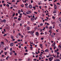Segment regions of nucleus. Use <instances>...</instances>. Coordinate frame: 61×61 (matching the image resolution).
<instances>
[{
  "label": "nucleus",
  "mask_w": 61,
  "mask_h": 61,
  "mask_svg": "<svg viewBox=\"0 0 61 61\" xmlns=\"http://www.w3.org/2000/svg\"><path fill=\"white\" fill-rule=\"evenodd\" d=\"M31 13V11H28L27 12H26V14H30Z\"/></svg>",
  "instance_id": "1"
},
{
  "label": "nucleus",
  "mask_w": 61,
  "mask_h": 61,
  "mask_svg": "<svg viewBox=\"0 0 61 61\" xmlns=\"http://www.w3.org/2000/svg\"><path fill=\"white\" fill-rule=\"evenodd\" d=\"M10 46H14V44L13 43H11L10 44Z\"/></svg>",
  "instance_id": "2"
},
{
  "label": "nucleus",
  "mask_w": 61,
  "mask_h": 61,
  "mask_svg": "<svg viewBox=\"0 0 61 61\" xmlns=\"http://www.w3.org/2000/svg\"><path fill=\"white\" fill-rule=\"evenodd\" d=\"M36 35H37V36H38L39 35V34H38V32H37L36 33Z\"/></svg>",
  "instance_id": "3"
},
{
  "label": "nucleus",
  "mask_w": 61,
  "mask_h": 61,
  "mask_svg": "<svg viewBox=\"0 0 61 61\" xmlns=\"http://www.w3.org/2000/svg\"><path fill=\"white\" fill-rule=\"evenodd\" d=\"M61 22V18H59L58 19Z\"/></svg>",
  "instance_id": "4"
},
{
  "label": "nucleus",
  "mask_w": 61,
  "mask_h": 61,
  "mask_svg": "<svg viewBox=\"0 0 61 61\" xmlns=\"http://www.w3.org/2000/svg\"><path fill=\"white\" fill-rule=\"evenodd\" d=\"M29 7L30 8H32V6L31 5H30L29 6Z\"/></svg>",
  "instance_id": "5"
},
{
  "label": "nucleus",
  "mask_w": 61,
  "mask_h": 61,
  "mask_svg": "<svg viewBox=\"0 0 61 61\" xmlns=\"http://www.w3.org/2000/svg\"><path fill=\"white\" fill-rule=\"evenodd\" d=\"M45 51L46 52H48V49H46L45 50Z\"/></svg>",
  "instance_id": "6"
},
{
  "label": "nucleus",
  "mask_w": 61,
  "mask_h": 61,
  "mask_svg": "<svg viewBox=\"0 0 61 61\" xmlns=\"http://www.w3.org/2000/svg\"><path fill=\"white\" fill-rule=\"evenodd\" d=\"M56 11L55 10L54 11H53V13H56Z\"/></svg>",
  "instance_id": "7"
},
{
  "label": "nucleus",
  "mask_w": 61,
  "mask_h": 61,
  "mask_svg": "<svg viewBox=\"0 0 61 61\" xmlns=\"http://www.w3.org/2000/svg\"><path fill=\"white\" fill-rule=\"evenodd\" d=\"M49 61H52V59H51V58H49Z\"/></svg>",
  "instance_id": "8"
},
{
  "label": "nucleus",
  "mask_w": 61,
  "mask_h": 61,
  "mask_svg": "<svg viewBox=\"0 0 61 61\" xmlns=\"http://www.w3.org/2000/svg\"><path fill=\"white\" fill-rule=\"evenodd\" d=\"M54 61H60V60L59 59H58L57 60H56Z\"/></svg>",
  "instance_id": "9"
},
{
  "label": "nucleus",
  "mask_w": 61,
  "mask_h": 61,
  "mask_svg": "<svg viewBox=\"0 0 61 61\" xmlns=\"http://www.w3.org/2000/svg\"><path fill=\"white\" fill-rule=\"evenodd\" d=\"M59 48L61 50V45L59 46Z\"/></svg>",
  "instance_id": "10"
},
{
  "label": "nucleus",
  "mask_w": 61,
  "mask_h": 61,
  "mask_svg": "<svg viewBox=\"0 0 61 61\" xmlns=\"http://www.w3.org/2000/svg\"><path fill=\"white\" fill-rule=\"evenodd\" d=\"M3 21L4 22V23H5L6 22V21H5V20L4 19L3 20Z\"/></svg>",
  "instance_id": "11"
},
{
  "label": "nucleus",
  "mask_w": 61,
  "mask_h": 61,
  "mask_svg": "<svg viewBox=\"0 0 61 61\" xmlns=\"http://www.w3.org/2000/svg\"><path fill=\"white\" fill-rule=\"evenodd\" d=\"M29 28H29V27H28L27 28V30H29L30 29H29Z\"/></svg>",
  "instance_id": "12"
},
{
  "label": "nucleus",
  "mask_w": 61,
  "mask_h": 61,
  "mask_svg": "<svg viewBox=\"0 0 61 61\" xmlns=\"http://www.w3.org/2000/svg\"><path fill=\"white\" fill-rule=\"evenodd\" d=\"M18 21H20L21 20V18H18Z\"/></svg>",
  "instance_id": "13"
},
{
  "label": "nucleus",
  "mask_w": 61,
  "mask_h": 61,
  "mask_svg": "<svg viewBox=\"0 0 61 61\" xmlns=\"http://www.w3.org/2000/svg\"><path fill=\"white\" fill-rule=\"evenodd\" d=\"M6 6H7L8 7L9 6V4H8L6 5Z\"/></svg>",
  "instance_id": "14"
},
{
  "label": "nucleus",
  "mask_w": 61,
  "mask_h": 61,
  "mask_svg": "<svg viewBox=\"0 0 61 61\" xmlns=\"http://www.w3.org/2000/svg\"><path fill=\"white\" fill-rule=\"evenodd\" d=\"M11 37L12 39L14 38V37L13 36H11Z\"/></svg>",
  "instance_id": "15"
},
{
  "label": "nucleus",
  "mask_w": 61,
  "mask_h": 61,
  "mask_svg": "<svg viewBox=\"0 0 61 61\" xmlns=\"http://www.w3.org/2000/svg\"><path fill=\"white\" fill-rule=\"evenodd\" d=\"M18 36H19V35H18V34H17V36H16V38H18Z\"/></svg>",
  "instance_id": "16"
},
{
  "label": "nucleus",
  "mask_w": 61,
  "mask_h": 61,
  "mask_svg": "<svg viewBox=\"0 0 61 61\" xmlns=\"http://www.w3.org/2000/svg\"><path fill=\"white\" fill-rule=\"evenodd\" d=\"M49 28L50 29H52V26L50 27H49Z\"/></svg>",
  "instance_id": "17"
},
{
  "label": "nucleus",
  "mask_w": 61,
  "mask_h": 61,
  "mask_svg": "<svg viewBox=\"0 0 61 61\" xmlns=\"http://www.w3.org/2000/svg\"><path fill=\"white\" fill-rule=\"evenodd\" d=\"M34 20V19L33 18H31V20L32 21H33V20Z\"/></svg>",
  "instance_id": "18"
},
{
  "label": "nucleus",
  "mask_w": 61,
  "mask_h": 61,
  "mask_svg": "<svg viewBox=\"0 0 61 61\" xmlns=\"http://www.w3.org/2000/svg\"><path fill=\"white\" fill-rule=\"evenodd\" d=\"M34 32L35 31H34V30H33L32 31H31V33H32V34H33V33H34Z\"/></svg>",
  "instance_id": "19"
},
{
  "label": "nucleus",
  "mask_w": 61,
  "mask_h": 61,
  "mask_svg": "<svg viewBox=\"0 0 61 61\" xmlns=\"http://www.w3.org/2000/svg\"><path fill=\"white\" fill-rule=\"evenodd\" d=\"M14 19H17V17H14Z\"/></svg>",
  "instance_id": "20"
},
{
  "label": "nucleus",
  "mask_w": 61,
  "mask_h": 61,
  "mask_svg": "<svg viewBox=\"0 0 61 61\" xmlns=\"http://www.w3.org/2000/svg\"><path fill=\"white\" fill-rule=\"evenodd\" d=\"M15 15V13H13V14L12 17H14V16Z\"/></svg>",
  "instance_id": "21"
},
{
  "label": "nucleus",
  "mask_w": 61,
  "mask_h": 61,
  "mask_svg": "<svg viewBox=\"0 0 61 61\" xmlns=\"http://www.w3.org/2000/svg\"><path fill=\"white\" fill-rule=\"evenodd\" d=\"M52 45L53 46H56V45L55 43H53V44H52Z\"/></svg>",
  "instance_id": "22"
},
{
  "label": "nucleus",
  "mask_w": 61,
  "mask_h": 61,
  "mask_svg": "<svg viewBox=\"0 0 61 61\" xmlns=\"http://www.w3.org/2000/svg\"><path fill=\"white\" fill-rule=\"evenodd\" d=\"M56 46H54V49H56Z\"/></svg>",
  "instance_id": "23"
},
{
  "label": "nucleus",
  "mask_w": 61,
  "mask_h": 61,
  "mask_svg": "<svg viewBox=\"0 0 61 61\" xmlns=\"http://www.w3.org/2000/svg\"><path fill=\"white\" fill-rule=\"evenodd\" d=\"M13 53V52H11L10 53H9V54H10V55H12V54Z\"/></svg>",
  "instance_id": "24"
},
{
  "label": "nucleus",
  "mask_w": 61,
  "mask_h": 61,
  "mask_svg": "<svg viewBox=\"0 0 61 61\" xmlns=\"http://www.w3.org/2000/svg\"><path fill=\"white\" fill-rule=\"evenodd\" d=\"M3 36H7V35L6 34H5Z\"/></svg>",
  "instance_id": "25"
},
{
  "label": "nucleus",
  "mask_w": 61,
  "mask_h": 61,
  "mask_svg": "<svg viewBox=\"0 0 61 61\" xmlns=\"http://www.w3.org/2000/svg\"><path fill=\"white\" fill-rule=\"evenodd\" d=\"M59 26L60 27H61V24H59Z\"/></svg>",
  "instance_id": "26"
},
{
  "label": "nucleus",
  "mask_w": 61,
  "mask_h": 61,
  "mask_svg": "<svg viewBox=\"0 0 61 61\" xmlns=\"http://www.w3.org/2000/svg\"><path fill=\"white\" fill-rule=\"evenodd\" d=\"M54 5H55V6H54L55 8V7H57L56 5V4H55Z\"/></svg>",
  "instance_id": "27"
},
{
  "label": "nucleus",
  "mask_w": 61,
  "mask_h": 61,
  "mask_svg": "<svg viewBox=\"0 0 61 61\" xmlns=\"http://www.w3.org/2000/svg\"><path fill=\"white\" fill-rule=\"evenodd\" d=\"M57 55H59V52H57Z\"/></svg>",
  "instance_id": "28"
},
{
  "label": "nucleus",
  "mask_w": 61,
  "mask_h": 61,
  "mask_svg": "<svg viewBox=\"0 0 61 61\" xmlns=\"http://www.w3.org/2000/svg\"><path fill=\"white\" fill-rule=\"evenodd\" d=\"M52 18L54 19H55V17L54 16H53L52 17Z\"/></svg>",
  "instance_id": "29"
},
{
  "label": "nucleus",
  "mask_w": 61,
  "mask_h": 61,
  "mask_svg": "<svg viewBox=\"0 0 61 61\" xmlns=\"http://www.w3.org/2000/svg\"><path fill=\"white\" fill-rule=\"evenodd\" d=\"M18 47L20 48H21V45H20V46Z\"/></svg>",
  "instance_id": "30"
},
{
  "label": "nucleus",
  "mask_w": 61,
  "mask_h": 61,
  "mask_svg": "<svg viewBox=\"0 0 61 61\" xmlns=\"http://www.w3.org/2000/svg\"><path fill=\"white\" fill-rule=\"evenodd\" d=\"M20 15L21 16V17H22V15H23V14H22V13H20Z\"/></svg>",
  "instance_id": "31"
},
{
  "label": "nucleus",
  "mask_w": 61,
  "mask_h": 61,
  "mask_svg": "<svg viewBox=\"0 0 61 61\" xmlns=\"http://www.w3.org/2000/svg\"><path fill=\"white\" fill-rule=\"evenodd\" d=\"M46 28H48V27H47V26L46 25Z\"/></svg>",
  "instance_id": "32"
},
{
  "label": "nucleus",
  "mask_w": 61,
  "mask_h": 61,
  "mask_svg": "<svg viewBox=\"0 0 61 61\" xmlns=\"http://www.w3.org/2000/svg\"><path fill=\"white\" fill-rule=\"evenodd\" d=\"M1 44H2V45H4V42H1Z\"/></svg>",
  "instance_id": "33"
},
{
  "label": "nucleus",
  "mask_w": 61,
  "mask_h": 61,
  "mask_svg": "<svg viewBox=\"0 0 61 61\" xmlns=\"http://www.w3.org/2000/svg\"><path fill=\"white\" fill-rule=\"evenodd\" d=\"M13 6L14 7H16V6L15 5H13Z\"/></svg>",
  "instance_id": "34"
},
{
  "label": "nucleus",
  "mask_w": 61,
  "mask_h": 61,
  "mask_svg": "<svg viewBox=\"0 0 61 61\" xmlns=\"http://www.w3.org/2000/svg\"><path fill=\"white\" fill-rule=\"evenodd\" d=\"M0 21L2 23H3V20H0Z\"/></svg>",
  "instance_id": "35"
},
{
  "label": "nucleus",
  "mask_w": 61,
  "mask_h": 61,
  "mask_svg": "<svg viewBox=\"0 0 61 61\" xmlns=\"http://www.w3.org/2000/svg\"><path fill=\"white\" fill-rule=\"evenodd\" d=\"M27 53H25L24 54L25 55H27Z\"/></svg>",
  "instance_id": "36"
},
{
  "label": "nucleus",
  "mask_w": 61,
  "mask_h": 61,
  "mask_svg": "<svg viewBox=\"0 0 61 61\" xmlns=\"http://www.w3.org/2000/svg\"><path fill=\"white\" fill-rule=\"evenodd\" d=\"M34 14L36 13V14H37V12H34Z\"/></svg>",
  "instance_id": "37"
},
{
  "label": "nucleus",
  "mask_w": 61,
  "mask_h": 61,
  "mask_svg": "<svg viewBox=\"0 0 61 61\" xmlns=\"http://www.w3.org/2000/svg\"><path fill=\"white\" fill-rule=\"evenodd\" d=\"M35 52L36 53V54H37V55H38V52H37H37L36 51Z\"/></svg>",
  "instance_id": "38"
},
{
  "label": "nucleus",
  "mask_w": 61,
  "mask_h": 61,
  "mask_svg": "<svg viewBox=\"0 0 61 61\" xmlns=\"http://www.w3.org/2000/svg\"><path fill=\"white\" fill-rule=\"evenodd\" d=\"M25 5L26 6V5H28V4L26 3V4H25Z\"/></svg>",
  "instance_id": "39"
},
{
  "label": "nucleus",
  "mask_w": 61,
  "mask_h": 61,
  "mask_svg": "<svg viewBox=\"0 0 61 61\" xmlns=\"http://www.w3.org/2000/svg\"><path fill=\"white\" fill-rule=\"evenodd\" d=\"M2 3H4L5 2V1L4 0L2 1Z\"/></svg>",
  "instance_id": "40"
},
{
  "label": "nucleus",
  "mask_w": 61,
  "mask_h": 61,
  "mask_svg": "<svg viewBox=\"0 0 61 61\" xmlns=\"http://www.w3.org/2000/svg\"><path fill=\"white\" fill-rule=\"evenodd\" d=\"M58 30H59V29H58L57 30H56V31L57 32H58Z\"/></svg>",
  "instance_id": "41"
},
{
  "label": "nucleus",
  "mask_w": 61,
  "mask_h": 61,
  "mask_svg": "<svg viewBox=\"0 0 61 61\" xmlns=\"http://www.w3.org/2000/svg\"><path fill=\"white\" fill-rule=\"evenodd\" d=\"M57 4L58 5H60V4H59V3H57Z\"/></svg>",
  "instance_id": "42"
},
{
  "label": "nucleus",
  "mask_w": 61,
  "mask_h": 61,
  "mask_svg": "<svg viewBox=\"0 0 61 61\" xmlns=\"http://www.w3.org/2000/svg\"><path fill=\"white\" fill-rule=\"evenodd\" d=\"M44 37L41 38V40H43V39H44Z\"/></svg>",
  "instance_id": "43"
},
{
  "label": "nucleus",
  "mask_w": 61,
  "mask_h": 61,
  "mask_svg": "<svg viewBox=\"0 0 61 61\" xmlns=\"http://www.w3.org/2000/svg\"><path fill=\"white\" fill-rule=\"evenodd\" d=\"M18 42H20V40L19 39L18 40Z\"/></svg>",
  "instance_id": "44"
},
{
  "label": "nucleus",
  "mask_w": 61,
  "mask_h": 61,
  "mask_svg": "<svg viewBox=\"0 0 61 61\" xmlns=\"http://www.w3.org/2000/svg\"><path fill=\"white\" fill-rule=\"evenodd\" d=\"M47 32H46L45 33V34H46V35H47Z\"/></svg>",
  "instance_id": "45"
},
{
  "label": "nucleus",
  "mask_w": 61,
  "mask_h": 61,
  "mask_svg": "<svg viewBox=\"0 0 61 61\" xmlns=\"http://www.w3.org/2000/svg\"><path fill=\"white\" fill-rule=\"evenodd\" d=\"M25 51V52H28V51H27V49H26V50Z\"/></svg>",
  "instance_id": "46"
},
{
  "label": "nucleus",
  "mask_w": 61,
  "mask_h": 61,
  "mask_svg": "<svg viewBox=\"0 0 61 61\" xmlns=\"http://www.w3.org/2000/svg\"><path fill=\"white\" fill-rule=\"evenodd\" d=\"M14 54H15V56H16V54H17L16 53H14Z\"/></svg>",
  "instance_id": "47"
},
{
  "label": "nucleus",
  "mask_w": 61,
  "mask_h": 61,
  "mask_svg": "<svg viewBox=\"0 0 61 61\" xmlns=\"http://www.w3.org/2000/svg\"><path fill=\"white\" fill-rule=\"evenodd\" d=\"M24 48L25 49H26V48H27V47H24Z\"/></svg>",
  "instance_id": "48"
},
{
  "label": "nucleus",
  "mask_w": 61,
  "mask_h": 61,
  "mask_svg": "<svg viewBox=\"0 0 61 61\" xmlns=\"http://www.w3.org/2000/svg\"><path fill=\"white\" fill-rule=\"evenodd\" d=\"M6 4H3V5H4V6H5V5H6Z\"/></svg>",
  "instance_id": "49"
},
{
  "label": "nucleus",
  "mask_w": 61,
  "mask_h": 61,
  "mask_svg": "<svg viewBox=\"0 0 61 61\" xmlns=\"http://www.w3.org/2000/svg\"><path fill=\"white\" fill-rule=\"evenodd\" d=\"M40 25L41 26H42V25H43V24H41Z\"/></svg>",
  "instance_id": "50"
},
{
  "label": "nucleus",
  "mask_w": 61,
  "mask_h": 61,
  "mask_svg": "<svg viewBox=\"0 0 61 61\" xmlns=\"http://www.w3.org/2000/svg\"><path fill=\"white\" fill-rule=\"evenodd\" d=\"M33 60L34 61H36V59H34Z\"/></svg>",
  "instance_id": "51"
},
{
  "label": "nucleus",
  "mask_w": 61,
  "mask_h": 61,
  "mask_svg": "<svg viewBox=\"0 0 61 61\" xmlns=\"http://www.w3.org/2000/svg\"><path fill=\"white\" fill-rule=\"evenodd\" d=\"M43 30H44V29H45V27H43Z\"/></svg>",
  "instance_id": "52"
},
{
  "label": "nucleus",
  "mask_w": 61,
  "mask_h": 61,
  "mask_svg": "<svg viewBox=\"0 0 61 61\" xmlns=\"http://www.w3.org/2000/svg\"><path fill=\"white\" fill-rule=\"evenodd\" d=\"M17 15H18V13H16V14L15 15H16V16H17Z\"/></svg>",
  "instance_id": "53"
},
{
  "label": "nucleus",
  "mask_w": 61,
  "mask_h": 61,
  "mask_svg": "<svg viewBox=\"0 0 61 61\" xmlns=\"http://www.w3.org/2000/svg\"><path fill=\"white\" fill-rule=\"evenodd\" d=\"M31 3H32L33 2V0H31Z\"/></svg>",
  "instance_id": "54"
},
{
  "label": "nucleus",
  "mask_w": 61,
  "mask_h": 61,
  "mask_svg": "<svg viewBox=\"0 0 61 61\" xmlns=\"http://www.w3.org/2000/svg\"><path fill=\"white\" fill-rule=\"evenodd\" d=\"M32 8H36V7L35 6L33 7Z\"/></svg>",
  "instance_id": "55"
},
{
  "label": "nucleus",
  "mask_w": 61,
  "mask_h": 61,
  "mask_svg": "<svg viewBox=\"0 0 61 61\" xmlns=\"http://www.w3.org/2000/svg\"><path fill=\"white\" fill-rule=\"evenodd\" d=\"M2 57H4V56H5V55H2Z\"/></svg>",
  "instance_id": "56"
},
{
  "label": "nucleus",
  "mask_w": 61,
  "mask_h": 61,
  "mask_svg": "<svg viewBox=\"0 0 61 61\" xmlns=\"http://www.w3.org/2000/svg\"><path fill=\"white\" fill-rule=\"evenodd\" d=\"M5 40L6 41H7V42H8V40H7V39H5Z\"/></svg>",
  "instance_id": "57"
},
{
  "label": "nucleus",
  "mask_w": 61,
  "mask_h": 61,
  "mask_svg": "<svg viewBox=\"0 0 61 61\" xmlns=\"http://www.w3.org/2000/svg\"><path fill=\"white\" fill-rule=\"evenodd\" d=\"M39 8H40V9H41V6H39Z\"/></svg>",
  "instance_id": "58"
},
{
  "label": "nucleus",
  "mask_w": 61,
  "mask_h": 61,
  "mask_svg": "<svg viewBox=\"0 0 61 61\" xmlns=\"http://www.w3.org/2000/svg\"><path fill=\"white\" fill-rule=\"evenodd\" d=\"M38 55H37V56H36V57L37 58V57H38Z\"/></svg>",
  "instance_id": "59"
},
{
  "label": "nucleus",
  "mask_w": 61,
  "mask_h": 61,
  "mask_svg": "<svg viewBox=\"0 0 61 61\" xmlns=\"http://www.w3.org/2000/svg\"><path fill=\"white\" fill-rule=\"evenodd\" d=\"M12 39V40H13V41H15V39L13 38Z\"/></svg>",
  "instance_id": "60"
},
{
  "label": "nucleus",
  "mask_w": 61,
  "mask_h": 61,
  "mask_svg": "<svg viewBox=\"0 0 61 61\" xmlns=\"http://www.w3.org/2000/svg\"><path fill=\"white\" fill-rule=\"evenodd\" d=\"M56 57L57 58L58 57H59V56H58V55H57V56Z\"/></svg>",
  "instance_id": "61"
},
{
  "label": "nucleus",
  "mask_w": 61,
  "mask_h": 61,
  "mask_svg": "<svg viewBox=\"0 0 61 61\" xmlns=\"http://www.w3.org/2000/svg\"><path fill=\"white\" fill-rule=\"evenodd\" d=\"M47 25H49V24H48V23H47Z\"/></svg>",
  "instance_id": "62"
},
{
  "label": "nucleus",
  "mask_w": 61,
  "mask_h": 61,
  "mask_svg": "<svg viewBox=\"0 0 61 61\" xmlns=\"http://www.w3.org/2000/svg\"><path fill=\"white\" fill-rule=\"evenodd\" d=\"M21 36V38H23V37H24V36L22 35Z\"/></svg>",
  "instance_id": "63"
},
{
  "label": "nucleus",
  "mask_w": 61,
  "mask_h": 61,
  "mask_svg": "<svg viewBox=\"0 0 61 61\" xmlns=\"http://www.w3.org/2000/svg\"><path fill=\"white\" fill-rule=\"evenodd\" d=\"M33 18H35V16H32Z\"/></svg>",
  "instance_id": "64"
}]
</instances>
